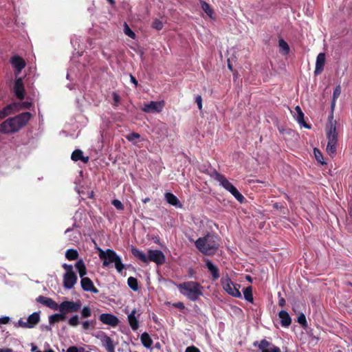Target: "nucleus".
Segmentation results:
<instances>
[{"instance_id":"obj_59","label":"nucleus","mask_w":352,"mask_h":352,"mask_svg":"<svg viewBox=\"0 0 352 352\" xmlns=\"http://www.w3.org/2000/svg\"><path fill=\"white\" fill-rule=\"evenodd\" d=\"M130 78H131V82L132 83H133L135 85V87H138V80H136V78L133 76V75H130Z\"/></svg>"},{"instance_id":"obj_56","label":"nucleus","mask_w":352,"mask_h":352,"mask_svg":"<svg viewBox=\"0 0 352 352\" xmlns=\"http://www.w3.org/2000/svg\"><path fill=\"white\" fill-rule=\"evenodd\" d=\"M63 267L65 270V271H66L65 273L74 272L73 271V267L71 265H68V264L64 263L63 265Z\"/></svg>"},{"instance_id":"obj_22","label":"nucleus","mask_w":352,"mask_h":352,"mask_svg":"<svg viewBox=\"0 0 352 352\" xmlns=\"http://www.w3.org/2000/svg\"><path fill=\"white\" fill-rule=\"evenodd\" d=\"M206 265L208 270V271L210 272L212 279L217 280L219 278V268L215 266L210 260H207L206 261Z\"/></svg>"},{"instance_id":"obj_20","label":"nucleus","mask_w":352,"mask_h":352,"mask_svg":"<svg viewBox=\"0 0 352 352\" xmlns=\"http://www.w3.org/2000/svg\"><path fill=\"white\" fill-rule=\"evenodd\" d=\"M164 197L167 203H168L170 205L179 208H182L183 206L178 198L172 192H166Z\"/></svg>"},{"instance_id":"obj_61","label":"nucleus","mask_w":352,"mask_h":352,"mask_svg":"<svg viewBox=\"0 0 352 352\" xmlns=\"http://www.w3.org/2000/svg\"><path fill=\"white\" fill-rule=\"evenodd\" d=\"M301 109L299 106H296L295 108H294V111H292V113H293L294 115L296 114V113H298V112L301 111Z\"/></svg>"},{"instance_id":"obj_34","label":"nucleus","mask_w":352,"mask_h":352,"mask_svg":"<svg viewBox=\"0 0 352 352\" xmlns=\"http://www.w3.org/2000/svg\"><path fill=\"white\" fill-rule=\"evenodd\" d=\"M127 284L129 285V287L133 289L134 292H136L138 290V280L137 278L133 277V276H130L129 278H128V280H127Z\"/></svg>"},{"instance_id":"obj_25","label":"nucleus","mask_w":352,"mask_h":352,"mask_svg":"<svg viewBox=\"0 0 352 352\" xmlns=\"http://www.w3.org/2000/svg\"><path fill=\"white\" fill-rule=\"evenodd\" d=\"M103 346L105 347L107 352H115V344L113 340L109 337L106 336L103 340Z\"/></svg>"},{"instance_id":"obj_33","label":"nucleus","mask_w":352,"mask_h":352,"mask_svg":"<svg viewBox=\"0 0 352 352\" xmlns=\"http://www.w3.org/2000/svg\"><path fill=\"white\" fill-rule=\"evenodd\" d=\"M201 6L203 10L206 12V14L209 16L210 18L212 17V14L214 11L210 6L204 1H201Z\"/></svg>"},{"instance_id":"obj_8","label":"nucleus","mask_w":352,"mask_h":352,"mask_svg":"<svg viewBox=\"0 0 352 352\" xmlns=\"http://www.w3.org/2000/svg\"><path fill=\"white\" fill-rule=\"evenodd\" d=\"M148 263L152 261L157 265H162L165 263L166 257L164 253L159 250H148L147 255Z\"/></svg>"},{"instance_id":"obj_4","label":"nucleus","mask_w":352,"mask_h":352,"mask_svg":"<svg viewBox=\"0 0 352 352\" xmlns=\"http://www.w3.org/2000/svg\"><path fill=\"white\" fill-rule=\"evenodd\" d=\"M329 118V122L326 129L327 138L328 139L326 151L331 157H333L337 151L338 134L336 131V122L333 121V114Z\"/></svg>"},{"instance_id":"obj_38","label":"nucleus","mask_w":352,"mask_h":352,"mask_svg":"<svg viewBox=\"0 0 352 352\" xmlns=\"http://www.w3.org/2000/svg\"><path fill=\"white\" fill-rule=\"evenodd\" d=\"M113 263L115 264L116 269L119 273L122 272L125 267L122 262L121 258L119 256L116 259V261H114Z\"/></svg>"},{"instance_id":"obj_21","label":"nucleus","mask_w":352,"mask_h":352,"mask_svg":"<svg viewBox=\"0 0 352 352\" xmlns=\"http://www.w3.org/2000/svg\"><path fill=\"white\" fill-rule=\"evenodd\" d=\"M278 317L280 318V324L282 327H288L292 323V318L288 312L281 310L278 313Z\"/></svg>"},{"instance_id":"obj_19","label":"nucleus","mask_w":352,"mask_h":352,"mask_svg":"<svg viewBox=\"0 0 352 352\" xmlns=\"http://www.w3.org/2000/svg\"><path fill=\"white\" fill-rule=\"evenodd\" d=\"M325 63V54L324 53H320L316 58V67L314 74L315 75L320 74L324 69V66Z\"/></svg>"},{"instance_id":"obj_3","label":"nucleus","mask_w":352,"mask_h":352,"mask_svg":"<svg viewBox=\"0 0 352 352\" xmlns=\"http://www.w3.org/2000/svg\"><path fill=\"white\" fill-rule=\"evenodd\" d=\"M195 245L199 252L208 256L214 254L219 248L217 237L210 234L197 239Z\"/></svg>"},{"instance_id":"obj_2","label":"nucleus","mask_w":352,"mask_h":352,"mask_svg":"<svg viewBox=\"0 0 352 352\" xmlns=\"http://www.w3.org/2000/svg\"><path fill=\"white\" fill-rule=\"evenodd\" d=\"M180 293L188 300L195 302L204 295V287L196 281H186L177 285Z\"/></svg>"},{"instance_id":"obj_11","label":"nucleus","mask_w":352,"mask_h":352,"mask_svg":"<svg viewBox=\"0 0 352 352\" xmlns=\"http://www.w3.org/2000/svg\"><path fill=\"white\" fill-rule=\"evenodd\" d=\"M11 65L14 68V74L17 76L26 66L25 60L18 55H14L10 60Z\"/></svg>"},{"instance_id":"obj_63","label":"nucleus","mask_w":352,"mask_h":352,"mask_svg":"<svg viewBox=\"0 0 352 352\" xmlns=\"http://www.w3.org/2000/svg\"><path fill=\"white\" fill-rule=\"evenodd\" d=\"M336 102V100H333V99H332L331 104V107L332 110H333V109H334V107H335Z\"/></svg>"},{"instance_id":"obj_41","label":"nucleus","mask_w":352,"mask_h":352,"mask_svg":"<svg viewBox=\"0 0 352 352\" xmlns=\"http://www.w3.org/2000/svg\"><path fill=\"white\" fill-rule=\"evenodd\" d=\"M140 138V135L135 132H132L127 135H126V138L129 142H133L135 140L139 139Z\"/></svg>"},{"instance_id":"obj_13","label":"nucleus","mask_w":352,"mask_h":352,"mask_svg":"<svg viewBox=\"0 0 352 352\" xmlns=\"http://www.w3.org/2000/svg\"><path fill=\"white\" fill-rule=\"evenodd\" d=\"M258 346L261 352H281L279 347L265 339L262 340Z\"/></svg>"},{"instance_id":"obj_29","label":"nucleus","mask_w":352,"mask_h":352,"mask_svg":"<svg viewBox=\"0 0 352 352\" xmlns=\"http://www.w3.org/2000/svg\"><path fill=\"white\" fill-rule=\"evenodd\" d=\"M294 117L296 118V120L298 121V122L303 126L305 128L310 129L311 126L306 123V122L304 120V113L301 111L298 112V113H296L294 115Z\"/></svg>"},{"instance_id":"obj_5","label":"nucleus","mask_w":352,"mask_h":352,"mask_svg":"<svg viewBox=\"0 0 352 352\" xmlns=\"http://www.w3.org/2000/svg\"><path fill=\"white\" fill-rule=\"evenodd\" d=\"M221 284L223 289L230 295L236 298H241V294L239 292L240 285L234 284L229 277L223 278Z\"/></svg>"},{"instance_id":"obj_49","label":"nucleus","mask_w":352,"mask_h":352,"mask_svg":"<svg viewBox=\"0 0 352 352\" xmlns=\"http://www.w3.org/2000/svg\"><path fill=\"white\" fill-rule=\"evenodd\" d=\"M112 97L113 100V105L114 107H117L120 102V96L118 93L113 91L112 94Z\"/></svg>"},{"instance_id":"obj_58","label":"nucleus","mask_w":352,"mask_h":352,"mask_svg":"<svg viewBox=\"0 0 352 352\" xmlns=\"http://www.w3.org/2000/svg\"><path fill=\"white\" fill-rule=\"evenodd\" d=\"M10 321V318L5 316L0 318V324H8Z\"/></svg>"},{"instance_id":"obj_18","label":"nucleus","mask_w":352,"mask_h":352,"mask_svg":"<svg viewBox=\"0 0 352 352\" xmlns=\"http://www.w3.org/2000/svg\"><path fill=\"white\" fill-rule=\"evenodd\" d=\"M19 103L13 102L6 106L3 109L0 110V119H3L19 111Z\"/></svg>"},{"instance_id":"obj_16","label":"nucleus","mask_w":352,"mask_h":352,"mask_svg":"<svg viewBox=\"0 0 352 352\" xmlns=\"http://www.w3.org/2000/svg\"><path fill=\"white\" fill-rule=\"evenodd\" d=\"M13 89L16 98L23 100L25 96V88L21 78L16 79Z\"/></svg>"},{"instance_id":"obj_46","label":"nucleus","mask_w":352,"mask_h":352,"mask_svg":"<svg viewBox=\"0 0 352 352\" xmlns=\"http://www.w3.org/2000/svg\"><path fill=\"white\" fill-rule=\"evenodd\" d=\"M69 324L72 327H76L79 324V318L78 315L73 316L69 320Z\"/></svg>"},{"instance_id":"obj_44","label":"nucleus","mask_w":352,"mask_h":352,"mask_svg":"<svg viewBox=\"0 0 352 352\" xmlns=\"http://www.w3.org/2000/svg\"><path fill=\"white\" fill-rule=\"evenodd\" d=\"M152 27L157 30H161L163 27V23L159 19H155L152 23Z\"/></svg>"},{"instance_id":"obj_14","label":"nucleus","mask_w":352,"mask_h":352,"mask_svg":"<svg viewBox=\"0 0 352 352\" xmlns=\"http://www.w3.org/2000/svg\"><path fill=\"white\" fill-rule=\"evenodd\" d=\"M99 319L102 323L110 325L113 327H116L119 323L118 318L111 314H102L99 316Z\"/></svg>"},{"instance_id":"obj_15","label":"nucleus","mask_w":352,"mask_h":352,"mask_svg":"<svg viewBox=\"0 0 352 352\" xmlns=\"http://www.w3.org/2000/svg\"><path fill=\"white\" fill-rule=\"evenodd\" d=\"M36 301L53 310L58 309V305L51 298L41 295L36 298Z\"/></svg>"},{"instance_id":"obj_31","label":"nucleus","mask_w":352,"mask_h":352,"mask_svg":"<svg viewBox=\"0 0 352 352\" xmlns=\"http://www.w3.org/2000/svg\"><path fill=\"white\" fill-rule=\"evenodd\" d=\"M66 318L65 316L63 314H54L50 316L49 322L50 324H54L56 322H58L60 320H64Z\"/></svg>"},{"instance_id":"obj_28","label":"nucleus","mask_w":352,"mask_h":352,"mask_svg":"<svg viewBox=\"0 0 352 352\" xmlns=\"http://www.w3.org/2000/svg\"><path fill=\"white\" fill-rule=\"evenodd\" d=\"M75 267H76V270H78V274H79L80 276L81 277V278H85L84 276L87 274V268H86L84 261L82 259L78 260L76 263Z\"/></svg>"},{"instance_id":"obj_45","label":"nucleus","mask_w":352,"mask_h":352,"mask_svg":"<svg viewBox=\"0 0 352 352\" xmlns=\"http://www.w3.org/2000/svg\"><path fill=\"white\" fill-rule=\"evenodd\" d=\"M210 176L216 181L219 182L222 178L223 175L220 174L216 170H213L210 173Z\"/></svg>"},{"instance_id":"obj_7","label":"nucleus","mask_w":352,"mask_h":352,"mask_svg":"<svg viewBox=\"0 0 352 352\" xmlns=\"http://www.w3.org/2000/svg\"><path fill=\"white\" fill-rule=\"evenodd\" d=\"M81 307V302L80 301L74 302V301H69L65 300L62 302L58 305V309L60 312L63 314L64 316L68 313H74L77 312Z\"/></svg>"},{"instance_id":"obj_35","label":"nucleus","mask_w":352,"mask_h":352,"mask_svg":"<svg viewBox=\"0 0 352 352\" xmlns=\"http://www.w3.org/2000/svg\"><path fill=\"white\" fill-rule=\"evenodd\" d=\"M243 295L245 299L250 302H253L252 288L251 286L247 287L243 290Z\"/></svg>"},{"instance_id":"obj_10","label":"nucleus","mask_w":352,"mask_h":352,"mask_svg":"<svg viewBox=\"0 0 352 352\" xmlns=\"http://www.w3.org/2000/svg\"><path fill=\"white\" fill-rule=\"evenodd\" d=\"M164 107V101H151L149 103L144 104L142 110L146 113H160Z\"/></svg>"},{"instance_id":"obj_62","label":"nucleus","mask_w":352,"mask_h":352,"mask_svg":"<svg viewBox=\"0 0 352 352\" xmlns=\"http://www.w3.org/2000/svg\"><path fill=\"white\" fill-rule=\"evenodd\" d=\"M0 352H12L11 349H0Z\"/></svg>"},{"instance_id":"obj_36","label":"nucleus","mask_w":352,"mask_h":352,"mask_svg":"<svg viewBox=\"0 0 352 352\" xmlns=\"http://www.w3.org/2000/svg\"><path fill=\"white\" fill-rule=\"evenodd\" d=\"M278 45H279L280 48L283 50V52L284 54H289V50H290L289 46L285 40L280 39L278 41Z\"/></svg>"},{"instance_id":"obj_30","label":"nucleus","mask_w":352,"mask_h":352,"mask_svg":"<svg viewBox=\"0 0 352 352\" xmlns=\"http://www.w3.org/2000/svg\"><path fill=\"white\" fill-rule=\"evenodd\" d=\"M228 191L239 202L243 203L244 201L245 197L234 186Z\"/></svg>"},{"instance_id":"obj_48","label":"nucleus","mask_w":352,"mask_h":352,"mask_svg":"<svg viewBox=\"0 0 352 352\" xmlns=\"http://www.w3.org/2000/svg\"><path fill=\"white\" fill-rule=\"evenodd\" d=\"M297 321L302 327L307 326V320H306V317H305V314H300L298 317Z\"/></svg>"},{"instance_id":"obj_12","label":"nucleus","mask_w":352,"mask_h":352,"mask_svg":"<svg viewBox=\"0 0 352 352\" xmlns=\"http://www.w3.org/2000/svg\"><path fill=\"white\" fill-rule=\"evenodd\" d=\"M78 280L74 272L65 273L63 276V286L65 289H70L74 287Z\"/></svg>"},{"instance_id":"obj_43","label":"nucleus","mask_w":352,"mask_h":352,"mask_svg":"<svg viewBox=\"0 0 352 352\" xmlns=\"http://www.w3.org/2000/svg\"><path fill=\"white\" fill-rule=\"evenodd\" d=\"M111 204L118 210H124V205L118 199H113L111 201Z\"/></svg>"},{"instance_id":"obj_42","label":"nucleus","mask_w":352,"mask_h":352,"mask_svg":"<svg viewBox=\"0 0 352 352\" xmlns=\"http://www.w3.org/2000/svg\"><path fill=\"white\" fill-rule=\"evenodd\" d=\"M124 33L126 35L129 36L131 38H134L135 36V34L131 30V28L129 27V25L125 23L124 24Z\"/></svg>"},{"instance_id":"obj_23","label":"nucleus","mask_w":352,"mask_h":352,"mask_svg":"<svg viewBox=\"0 0 352 352\" xmlns=\"http://www.w3.org/2000/svg\"><path fill=\"white\" fill-rule=\"evenodd\" d=\"M71 158L74 162L81 160L84 163H87L89 160V157L88 156L85 157L83 155V152L80 149H76L75 151H74L72 154Z\"/></svg>"},{"instance_id":"obj_51","label":"nucleus","mask_w":352,"mask_h":352,"mask_svg":"<svg viewBox=\"0 0 352 352\" xmlns=\"http://www.w3.org/2000/svg\"><path fill=\"white\" fill-rule=\"evenodd\" d=\"M93 327H94L93 321L86 320L82 322V328L85 330H88V329L92 328Z\"/></svg>"},{"instance_id":"obj_50","label":"nucleus","mask_w":352,"mask_h":352,"mask_svg":"<svg viewBox=\"0 0 352 352\" xmlns=\"http://www.w3.org/2000/svg\"><path fill=\"white\" fill-rule=\"evenodd\" d=\"M85 349L82 347L78 348L76 346H69L66 352H83Z\"/></svg>"},{"instance_id":"obj_64","label":"nucleus","mask_w":352,"mask_h":352,"mask_svg":"<svg viewBox=\"0 0 352 352\" xmlns=\"http://www.w3.org/2000/svg\"><path fill=\"white\" fill-rule=\"evenodd\" d=\"M111 5L114 6L116 4L115 0H107Z\"/></svg>"},{"instance_id":"obj_26","label":"nucleus","mask_w":352,"mask_h":352,"mask_svg":"<svg viewBox=\"0 0 352 352\" xmlns=\"http://www.w3.org/2000/svg\"><path fill=\"white\" fill-rule=\"evenodd\" d=\"M140 340H141V342L142 344V345L147 348V349H149L151 347L152 344H153V340L151 339V336H149V334L146 332H144L141 336H140Z\"/></svg>"},{"instance_id":"obj_32","label":"nucleus","mask_w":352,"mask_h":352,"mask_svg":"<svg viewBox=\"0 0 352 352\" xmlns=\"http://www.w3.org/2000/svg\"><path fill=\"white\" fill-rule=\"evenodd\" d=\"M78 252L76 250L74 249H69L65 252V257L69 261H74L78 258Z\"/></svg>"},{"instance_id":"obj_1","label":"nucleus","mask_w":352,"mask_h":352,"mask_svg":"<svg viewBox=\"0 0 352 352\" xmlns=\"http://www.w3.org/2000/svg\"><path fill=\"white\" fill-rule=\"evenodd\" d=\"M31 117L30 113L24 112L8 118L0 124V132L4 134L16 133L28 124Z\"/></svg>"},{"instance_id":"obj_37","label":"nucleus","mask_w":352,"mask_h":352,"mask_svg":"<svg viewBox=\"0 0 352 352\" xmlns=\"http://www.w3.org/2000/svg\"><path fill=\"white\" fill-rule=\"evenodd\" d=\"M219 184L228 191L233 186V185L226 179L224 175L219 181Z\"/></svg>"},{"instance_id":"obj_40","label":"nucleus","mask_w":352,"mask_h":352,"mask_svg":"<svg viewBox=\"0 0 352 352\" xmlns=\"http://www.w3.org/2000/svg\"><path fill=\"white\" fill-rule=\"evenodd\" d=\"M91 309L87 306L84 307L81 311L82 317L84 318H86L91 316Z\"/></svg>"},{"instance_id":"obj_52","label":"nucleus","mask_w":352,"mask_h":352,"mask_svg":"<svg viewBox=\"0 0 352 352\" xmlns=\"http://www.w3.org/2000/svg\"><path fill=\"white\" fill-rule=\"evenodd\" d=\"M195 102L198 106L199 110L202 109V98L200 95H198L195 98Z\"/></svg>"},{"instance_id":"obj_55","label":"nucleus","mask_w":352,"mask_h":352,"mask_svg":"<svg viewBox=\"0 0 352 352\" xmlns=\"http://www.w3.org/2000/svg\"><path fill=\"white\" fill-rule=\"evenodd\" d=\"M185 352H201V351L197 347H196L195 346H188L186 349Z\"/></svg>"},{"instance_id":"obj_60","label":"nucleus","mask_w":352,"mask_h":352,"mask_svg":"<svg viewBox=\"0 0 352 352\" xmlns=\"http://www.w3.org/2000/svg\"><path fill=\"white\" fill-rule=\"evenodd\" d=\"M195 274V271L192 268H189L188 270V275L189 277H193Z\"/></svg>"},{"instance_id":"obj_6","label":"nucleus","mask_w":352,"mask_h":352,"mask_svg":"<svg viewBox=\"0 0 352 352\" xmlns=\"http://www.w3.org/2000/svg\"><path fill=\"white\" fill-rule=\"evenodd\" d=\"M98 256L100 260L102 261V266L107 267L111 263H114L118 255L116 252L111 249H107L105 251L101 248H98Z\"/></svg>"},{"instance_id":"obj_9","label":"nucleus","mask_w":352,"mask_h":352,"mask_svg":"<svg viewBox=\"0 0 352 352\" xmlns=\"http://www.w3.org/2000/svg\"><path fill=\"white\" fill-rule=\"evenodd\" d=\"M40 321V316L38 312H34L30 315L27 319V321H24L22 318L19 320L18 324L23 328H33Z\"/></svg>"},{"instance_id":"obj_47","label":"nucleus","mask_w":352,"mask_h":352,"mask_svg":"<svg viewBox=\"0 0 352 352\" xmlns=\"http://www.w3.org/2000/svg\"><path fill=\"white\" fill-rule=\"evenodd\" d=\"M341 94V87L340 85H337L333 90V100H336Z\"/></svg>"},{"instance_id":"obj_17","label":"nucleus","mask_w":352,"mask_h":352,"mask_svg":"<svg viewBox=\"0 0 352 352\" xmlns=\"http://www.w3.org/2000/svg\"><path fill=\"white\" fill-rule=\"evenodd\" d=\"M82 289L85 292L98 294L99 290L94 285L93 281L88 277L82 278L80 280Z\"/></svg>"},{"instance_id":"obj_54","label":"nucleus","mask_w":352,"mask_h":352,"mask_svg":"<svg viewBox=\"0 0 352 352\" xmlns=\"http://www.w3.org/2000/svg\"><path fill=\"white\" fill-rule=\"evenodd\" d=\"M173 306L175 308H177L180 310H183L185 309V305L182 302H177L173 304Z\"/></svg>"},{"instance_id":"obj_24","label":"nucleus","mask_w":352,"mask_h":352,"mask_svg":"<svg viewBox=\"0 0 352 352\" xmlns=\"http://www.w3.org/2000/svg\"><path fill=\"white\" fill-rule=\"evenodd\" d=\"M136 310L133 309L128 316V321L130 327L133 331H136L139 328V320L135 317Z\"/></svg>"},{"instance_id":"obj_39","label":"nucleus","mask_w":352,"mask_h":352,"mask_svg":"<svg viewBox=\"0 0 352 352\" xmlns=\"http://www.w3.org/2000/svg\"><path fill=\"white\" fill-rule=\"evenodd\" d=\"M314 155H315V157L316 159V160L320 162V164H326L324 161H323V156H322V153L320 152V151L316 148H315L314 149Z\"/></svg>"},{"instance_id":"obj_27","label":"nucleus","mask_w":352,"mask_h":352,"mask_svg":"<svg viewBox=\"0 0 352 352\" xmlns=\"http://www.w3.org/2000/svg\"><path fill=\"white\" fill-rule=\"evenodd\" d=\"M131 253L135 257L140 260L142 262L148 263L147 256L139 249L133 248L131 249Z\"/></svg>"},{"instance_id":"obj_57","label":"nucleus","mask_w":352,"mask_h":352,"mask_svg":"<svg viewBox=\"0 0 352 352\" xmlns=\"http://www.w3.org/2000/svg\"><path fill=\"white\" fill-rule=\"evenodd\" d=\"M32 104L31 102L25 101L22 103L21 106L23 109H30L32 107Z\"/></svg>"},{"instance_id":"obj_53","label":"nucleus","mask_w":352,"mask_h":352,"mask_svg":"<svg viewBox=\"0 0 352 352\" xmlns=\"http://www.w3.org/2000/svg\"><path fill=\"white\" fill-rule=\"evenodd\" d=\"M278 305L282 307H284L285 305L286 301H285V298L281 296L280 292L278 293Z\"/></svg>"}]
</instances>
